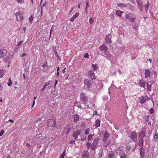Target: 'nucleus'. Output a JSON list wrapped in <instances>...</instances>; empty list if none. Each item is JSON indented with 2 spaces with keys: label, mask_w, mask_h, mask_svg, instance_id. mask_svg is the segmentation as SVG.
Instances as JSON below:
<instances>
[{
  "label": "nucleus",
  "mask_w": 158,
  "mask_h": 158,
  "mask_svg": "<svg viewBox=\"0 0 158 158\" xmlns=\"http://www.w3.org/2000/svg\"><path fill=\"white\" fill-rule=\"evenodd\" d=\"M117 5L118 6L121 7H126L127 6V5L123 3H117Z\"/></svg>",
  "instance_id": "obj_25"
},
{
  "label": "nucleus",
  "mask_w": 158,
  "mask_h": 158,
  "mask_svg": "<svg viewBox=\"0 0 158 158\" xmlns=\"http://www.w3.org/2000/svg\"><path fill=\"white\" fill-rule=\"evenodd\" d=\"M84 81L85 85L86 88L87 89L90 88L91 85L90 80L87 79H85L84 80Z\"/></svg>",
  "instance_id": "obj_7"
},
{
  "label": "nucleus",
  "mask_w": 158,
  "mask_h": 158,
  "mask_svg": "<svg viewBox=\"0 0 158 158\" xmlns=\"http://www.w3.org/2000/svg\"><path fill=\"white\" fill-rule=\"evenodd\" d=\"M12 82L11 79L10 78H9L8 80V83L7 84V85L9 86H10L12 85Z\"/></svg>",
  "instance_id": "obj_36"
},
{
  "label": "nucleus",
  "mask_w": 158,
  "mask_h": 158,
  "mask_svg": "<svg viewBox=\"0 0 158 158\" xmlns=\"http://www.w3.org/2000/svg\"><path fill=\"white\" fill-rule=\"evenodd\" d=\"M143 119L144 120V122L145 123H147L149 120V116L148 115L144 116Z\"/></svg>",
  "instance_id": "obj_26"
},
{
  "label": "nucleus",
  "mask_w": 158,
  "mask_h": 158,
  "mask_svg": "<svg viewBox=\"0 0 158 158\" xmlns=\"http://www.w3.org/2000/svg\"><path fill=\"white\" fill-rule=\"evenodd\" d=\"M35 104V100H34L33 101V103H32V108H33L34 105Z\"/></svg>",
  "instance_id": "obj_54"
},
{
  "label": "nucleus",
  "mask_w": 158,
  "mask_h": 158,
  "mask_svg": "<svg viewBox=\"0 0 158 158\" xmlns=\"http://www.w3.org/2000/svg\"><path fill=\"white\" fill-rule=\"evenodd\" d=\"M26 55V54L25 53H23L21 56V57H23L24 56Z\"/></svg>",
  "instance_id": "obj_56"
},
{
  "label": "nucleus",
  "mask_w": 158,
  "mask_h": 158,
  "mask_svg": "<svg viewBox=\"0 0 158 158\" xmlns=\"http://www.w3.org/2000/svg\"><path fill=\"white\" fill-rule=\"evenodd\" d=\"M85 105L86 106H88L89 105V104L87 102H85L84 103Z\"/></svg>",
  "instance_id": "obj_55"
},
{
  "label": "nucleus",
  "mask_w": 158,
  "mask_h": 158,
  "mask_svg": "<svg viewBox=\"0 0 158 158\" xmlns=\"http://www.w3.org/2000/svg\"><path fill=\"white\" fill-rule=\"evenodd\" d=\"M99 139L98 137H96L93 140L91 147V149L93 151H94L98 144Z\"/></svg>",
  "instance_id": "obj_1"
},
{
  "label": "nucleus",
  "mask_w": 158,
  "mask_h": 158,
  "mask_svg": "<svg viewBox=\"0 0 158 158\" xmlns=\"http://www.w3.org/2000/svg\"><path fill=\"white\" fill-rule=\"evenodd\" d=\"M154 139H157L158 138V133L157 132H156L154 135Z\"/></svg>",
  "instance_id": "obj_38"
},
{
  "label": "nucleus",
  "mask_w": 158,
  "mask_h": 158,
  "mask_svg": "<svg viewBox=\"0 0 158 158\" xmlns=\"http://www.w3.org/2000/svg\"><path fill=\"white\" fill-rule=\"evenodd\" d=\"M73 118L74 119V122H77L79 121V118L78 115L75 114L73 115Z\"/></svg>",
  "instance_id": "obj_22"
},
{
  "label": "nucleus",
  "mask_w": 158,
  "mask_h": 158,
  "mask_svg": "<svg viewBox=\"0 0 158 158\" xmlns=\"http://www.w3.org/2000/svg\"><path fill=\"white\" fill-rule=\"evenodd\" d=\"M26 146L28 147H30L31 145L29 143H26Z\"/></svg>",
  "instance_id": "obj_60"
},
{
  "label": "nucleus",
  "mask_w": 158,
  "mask_h": 158,
  "mask_svg": "<svg viewBox=\"0 0 158 158\" xmlns=\"http://www.w3.org/2000/svg\"><path fill=\"white\" fill-rule=\"evenodd\" d=\"M153 110L152 109H151L149 110V113L150 114H152L153 113Z\"/></svg>",
  "instance_id": "obj_48"
},
{
  "label": "nucleus",
  "mask_w": 158,
  "mask_h": 158,
  "mask_svg": "<svg viewBox=\"0 0 158 158\" xmlns=\"http://www.w3.org/2000/svg\"><path fill=\"white\" fill-rule=\"evenodd\" d=\"M116 153L117 155L120 156L125 155L124 147L123 146H121L118 148L116 150Z\"/></svg>",
  "instance_id": "obj_5"
},
{
  "label": "nucleus",
  "mask_w": 158,
  "mask_h": 158,
  "mask_svg": "<svg viewBox=\"0 0 158 158\" xmlns=\"http://www.w3.org/2000/svg\"><path fill=\"white\" fill-rule=\"evenodd\" d=\"M131 148V146H127L126 147V151H129Z\"/></svg>",
  "instance_id": "obj_44"
},
{
  "label": "nucleus",
  "mask_w": 158,
  "mask_h": 158,
  "mask_svg": "<svg viewBox=\"0 0 158 158\" xmlns=\"http://www.w3.org/2000/svg\"><path fill=\"white\" fill-rule=\"evenodd\" d=\"M33 16L32 15L29 18V21L31 23L32 22V21L33 19Z\"/></svg>",
  "instance_id": "obj_35"
},
{
  "label": "nucleus",
  "mask_w": 158,
  "mask_h": 158,
  "mask_svg": "<svg viewBox=\"0 0 158 158\" xmlns=\"http://www.w3.org/2000/svg\"><path fill=\"white\" fill-rule=\"evenodd\" d=\"M97 65L95 64V65L94 64H93L92 66L93 68V70L94 71H96L97 70Z\"/></svg>",
  "instance_id": "obj_34"
},
{
  "label": "nucleus",
  "mask_w": 158,
  "mask_h": 158,
  "mask_svg": "<svg viewBox=\"0 0 158 158\" xmlns=\"http://www.w3.org/2000/svg\"><path fill=\"white\" fill-rule=\"evenodd\" d=\"M140 7V9L141 11H142L143 10V7L142 6H139Z\"/></svg>",
  "instance_id": "obj_63"
},
{
  "label": "nucleus",
  "mask_w": 158,
  "mask_h": 158,
  "mask_svg": "<svg viewBox=\"0 0 158 158\" xmlns=\"http://www.w3.org/2000/svg\"><path fill=\"white\" fill-rule=\"evenodd\" d=\"M108 158H114V153L113 152L111 151L110 152Z\"/></svg>",
  "instance_id": "obj_29"
},
{
  "label": "nucleus",
  "mask_w": 158,
  "mask_h": 158,
  "mask_svg": "<svg viewBox=\"0 0 158 158\" xmlns=\"http://www.w3.org/2000/svg\"><path fill=\"white\" fill-rule=\"evenodd\" d=\"M120 156V158H126V156L125 154L124 155L121 156Z\"/></svg>",
  "instance_id": "obj_52"
},
{
  "label": "nucleus",
  "mask_w": 158,
  "mask_h": 158,
  "mask_svg": "<svg viewBox=\"0 0 158 158\" xmlns=\"http://www.w3.org/2000/svg\"><path fill=\"white\" fill-rule=\"evenodd\" d=\"M84 57L85 58H88L89 57V55L87 53H85L84 55Z\"/></svg>",
  "instance_id": "obj_42"
},
{
  "label": "nucleus",
  "mask_w": 158,
  "mask_h": 158,
  "mask_svg": "<svg viewBox=\"0 0 158 158\" xmlns=\"http://www.w3.org/2000/svg\"><path fill=\"white\" fill-rule=\"evenodd\" d=\"M100 121L98 119H97L95 122V123L94 125L95 126V128H97L98 127H99L100 126Z\"/></svg>",
  "instance_id": "obj_19"
},
{
  "label": "nucleus",
  "mask_w": 158,
  "mask_h": 158,
  "mask_svg": "<svg viewBox=\"0 0 158 158\" xmlns=\"http://www.w3.org/2000/svg\"><path fill=\"white\" fill-rule=\"evenodd\" d=\"M9 121L10 122H11L12 123H14V121H13V120L12 119H9Z\"/></svg>",
  "instance_id": "obj_61"
},
{
  "label": "nucleus",
  "mask_w": 158,
  "mask_h": 158,
  "mask_svg": "<svg viewBox=\"0 0 158 158\" xmlns=\"http://www.w3.org/2000/svg\"><path fill=\"white\" fill-rule=\"evenodd\" d=\"M147 100V98L146 96H143L140 98L139 103L143 104Z\"/></svg>",
  "instance_id": "obj_14"
},
{
  "label": "nucleus",
  "mask_w": 158,
  "mask_h": 158,
  "mask_svg": "<svg viewBox=\"0 0 158 158\" xmlns=\"http://www.w3.org/2000/svg\"><path fill=\"white\" fill-rule=\"evenodd\" d=\"M112 36L110 34H108L106 35L105 38L106 42L108 44H110L112 43L111 39Z\"/></svg>",
  "instance_id": "obj_8"
},
{
  "label": "nucleus",
  "mask_w": 158,
  "mask_h": 158,
  "mask_svg": "<svg viewBox=\"0 0 158 158\" xmlns=\"http://www.w3.org/2000/svg\"><path fill=\"white\" fill-rule=\"evenodd\" d=\"M109 136V135L108 134L106 133L103 138V140L105 141L107 139V138Z\"/></svg>",
  "instance_id": "obj_32"
},
{
  "label": "nucleus",
  "mask_w": 158,
  "mask_h": 158,
  "mask_svg": "<svg viewBox=\"0 0 158 158\" xmlns=\"http://www.w3.org/2000/svg\"><path fill=\"white\" fill-rule=\"evenodd\" d=\"M93 22H94V20L93 19V18H90L89 20V22L90 24L92 23Z\"/></svg>",
  "instance_id": "obj_43"
},
{
  "label": "nucleus",
  "mask_w": 158,
  "mask_h": 158,
  "mask_svg": "<svg viewBox=\"0 0 158 158\" xmlns=\"http://www.w3.org/2000/svg\"><path fill=\"white\" fill-rule=\"evenodd\" d=\"M131 138L134 141L137 140V135L136 133L134 132H132L131 133Z\"/></svg>",
  "instance_id": "obj_10"
},
{
  "label": "nucleus",
  "mask_w": 158,
  "mask_h": 158,
  "mask_svg": "<svg viewBox=\"0 0 158 158\" xmlns=\"http://www.w3.org/2000/svg\"><path fill=\"white\" fill-rule=\"evenodd\" d=\"M89 74L92 80L95 79V75L93 71L91 69L89 71Z\"/></svg>",
  "instance_id": "obj_11"
},
{
  "label": "nucleus",
  "mask_w": 158,
  "mask_h": 158,
  "mask_svg": "<svg viewBox=\"0 0 158 158\" xmlns=\"http://www.w3.org/2000/svg\"><path fill=\"white\" fill-rule=\"evenodd\" d=\"M23 32L25 33V31H26V27H23Z\"/></svg>",
  "instance_id": "obj_57"
},
{
  "label": "nucleus",
  "mask_w": 158,
  "mask_h": 158,
  "mask_svg": "<svg viewBox=\"0 0 158 158\" xmlns=\"http://www.w3.org/2000/svg\"><path fill=\"white\" fill-rule=\"evenodd\" d=\"M145 135V133L144 132L142 131L140 135V136L141 137H143Z\"/></svg>",
  "instance_id": "obj_39"
},
{
  "label": "nucleus",
  "mask_w": 158,
  "mask_h": 158,
  "mask_svg": "<svg viewBox=\"0 0 158 158\" xmlns=\"http://www.w3.org/2000/svg\"><path fill=\"white\" fill-rule=\"evenodd\" d=\"M139 85L141 87L144 88L145 86V83L142 79L139 81Z\"/></svg>",
  "instance_id": "obj_15"
},
{
  "label": "nucleus",
  "mask_w": 158,
  "mask_h": 158,
  "mask_svg": "<svg viewBox=\"0 0 158 158\" xmlns=\"http://www.w3.org/2000/svg\"><path fill=\"white\" fill-rule=\"evenodd\" d=\"M52 119H50L48 120L47 121V124L48 126H53V125H55L56 124L55 120L53 121V124H52L51 123L52 122Z\"/></svg>",
  "instance_id": "obj_16"
},
{
  "label": "nucleus",
  "mask_w": 158,
  "mask_h": 158,
  "mask_svg": "<svg viewBox=\"0 0 158 158\" xmlns=\"http://www.w3.org/2000/svg\"><path fill=\"white\" fill-rule=\"evenodd\" d=\"M126 18L131 22L134 23L136 19V15L133 14L129 13L126 15Z\"/></svg>",
  "instance_id": "obj_2"
},
{
  "label": "nucleus",
  "mask_w": 158,
  "mask_h": 158,
  "mask_svg": "<svg viewBox=\"0 0 158 158\" xmlns=\"http://www.w3.org/2000/svg\"><path fill=\"white\" fill-rule=\"evenodd\" d=\"M147 87L148 90L150 91L151 89V85H149L148 82L147 83Z\"/></svg>",
  "instance_id": "obj_30"
},
{
  "label": "nucleus",
  "mask_w": 158,
  "mask_h": 158,
  "mask_svg": "<svg viewBox=\"0 0 158 158\" xmlns=\"http://www.w3.org/2000/svg\"><path fill=\"white\" fill-rule=\"evenodd\" d=\"M149 2L148 1L147 4H145L144 5V6L145 7V10L146 12H147L149 6Z\"/></svg>",
  "instance_id": "obj_24"
},
{
  "label": "nucleus",
  "mask_w": 158,
  "mask_h": 158,
  "mask_svg": "<svg viewBox=\"0 0 158 158\" xmlns=\"http://www.w3.org/2000/svg\"><path fill=\"white\" fill-rule=\"evenodd\" d=\"M75 141L74 140H71L69 142L70 144H75Z\"/></svg>",
  "instance_id": "obj_51"
},
{
  "label": "nucleus",
  "mask_w": 158,
  "mask_h": 158,
  "mask_svg": "<svg viewBox=\"0 0 158 158\" xmlns=\"http://www.w3.org/2000/svg\"><path fill=\"white\" fill-rule=\"evenodd\" d=\"M89 5L88 2H87L86 3V5L85 6V9H87L89 8Z\"/></svg>",
  "instance_id": "obj_50"
},
{
  "label": "nucleus",
  "mask_w": 158,
  "mask_h": 158,
  "mask_svg": "<svg viewBox=\"0 0 158 158\" xmlns=\"http://www.w3.org/2000/svg\"><path fill=\"white\" fill-rule=\"evenodd\" d=\"M79 15V13H76L73 16L71 17L70 19V20L71 22H73L74 20Z\"/></svg>",
  "instance_id": "obj_18"
},
{
  "label": "nucleus",
  "mask_w": 158,
  "mask_h": 158,
  "mask_svg": "<svg viewBox=\"0 0 158 158\" xmlns=\"http://www.w3.org/2000/svg\"><path fill=\"white\" fill-rule=\"evenodd\" d=\"M123 12L121 10H117L116 11V14L118 16H121Z\"/></svg>",
  "instance_id": "obj_27"
},
{
  "label": "nucleus",
  "mask_w": 158,
  "mask_h": 158,
  "mask_svg": "<svg viewBox=\"0 0 158 158\" xmlns=\"http://www.w3.org/2000/svg\"><path fill=\"white\" fill-rule=\"evenodd\" d=\"M19 3H23L24 2L25 0H16Z\"/></svg>",
  "instance_id": "obj_41"
},
{
  "label": "nucleus",
  "mask_w": 158,
  "mask_h": 158,
  "mask_svg": "<svg viewBox=\"0 0 158 158\" xmlns=\"http://www.w3.org/2000/svg\"><path fill=\"white\" fill-rule=\"evenodd\" d=\"M50 84V81H49L46 83L44 85L46 87L48 85H49Z\"/></svg>",
  "instance_id": "obj_45"
},
{
  "label": "nucleus",
  "mask_w": 158,
  "mask_h": 158,
  "mask_svg": "<svg viewBox=\"0 0 158 158\" xmlns=\"http://www.w3.org/2000/svg\"><path fill=\"white\" fill-rule=\"evenodd\" d=\"M15 16L17 21H20L23 19V13L21 11L17 12L15 14Z\"/></svg>",
  "instance_id": "obj_4"
},
{
  "label": "nucleus",
  "mask_w": 158,
  "mask_h": 158,
  "mask_svg": "<svg viewBox=\"0 0 158 158\" xmlns=\"http://www.w3.org/2000/svg\"><path fill=\"white\" fill-rule=\"evenodd\" d=\"M81 99L84 102H86L88 101V98L85 95V94L84 93H81L80 95Z\"/></svg>",
  "instance_id": "obj_9"
},
{
  "label": "nucleus",
  "mask_w": 158,
  "mask_h": 158,
  "mask_svg": "<svg viewBox=\"0 0 158 158\" xmlns=\"http://www.w3.org/2000/svg\"><path fill=\"white\" fill-rule=\"evenodd\" d=\"M108 48L106 45L105 44H103L99 48V49L102 51L101 54L106 55V52L107 51Z\"/></svg>",
  "instance_id": "obj_3"
},
{
  "label": "nucleus",
  "mask_w": 158,
  "mask_h": 158,
  "mask_svg": "<svg viewBox=\"0 0 158 158\" xmlns=\"http://www.w3.org/2000/svg\"><path fill=\"white\" fill-rule=\"evenodd\" d=\"M4 131H3V130L2 131L0 132V136H2L4 134Z\"/></svg>",
  "instance_id": "obj_53"
},
{
  "label": "nucleus",
  "mask_w": 158,
  "mask_h": 158,
  "mask_svg": "<svg viewBox=\"0 0 158 158\" xmlns=\"http://www.w3.org/2000/svg\"><path fill=\"white\" fill-rule=\"evenodd\" d=\"M3 89L2 86L0 84V91H1Z\"/></svg>",
  "instance_id": "obj_59"
},
{
  "label": "nucleus",
  "mask_w": 158,
  "mask_h": 158,
  "mask_svg": "<svg viewBox=\"0 0 158 158\" xmlns=\"http://www.w3.org/2000/svg\"><path fill=\"white\" fill-rule=\"evenodd\" d=\"M71 128L70 127L68 128L66 131V133L67 135L71 131Z\"/></svg>",
  "instance_id": "obj_37"
},
{
  "label": "nucleus",
  "mask_w": 158,
  "mask_h": 158,
  "mask_svg": "<svg viewBox=\"0 0 158 158\" xmlns=\"http://www.w3.org/2000/svg\"><path fill=\"white\" fill-rule=\"evenodd\" d=\"M137 3L138 4L139 6L143 5V3L141 0H136Z\"/></svg>",
  "instance_id": "obj_31"
},
{
  "label": "nucleus",
  "mask_w": 158,
  "mask_h": 158,
  "mask_svg": "<svg viewBox=\"0 0 158 158\" xmlns=\"http://www.w3.org/2000/svg\"><path fill=\"white\" fill-rule=\"evenodd\" d=\"M66 69V68H65L63 69L62 70V71L63 73H64L65 72V70Z\"/></svg>",
  "instance_id": "obj_64"
},
{
  "label": "nucleus",
  "mask_w": 158,
  "mask_h": 158,
  "mask_svg": "<svg viewBox=\"0 0 158 158\" xmlns=\"http://www.w3.org/2000/svg\"><path fill=\"white\" fill-rule=\"evenodd\" d=\"M58 83L57 80H56L55 81V83L54 84V88L56 87V85Z\"/></svg>",
  "instance_id": "obj_47"
},
{
  "label": "nucleus",
  "mask_w": 158,
  "mask_h": 158,
  "mask_svg": "<svg viewBox=\"0 0 158 158\" xmlns=\"http://www.w3.org/2000/svg\"><path fill=\"white\" fill-rule=\"evenodd\" d=\"M89 131H90L89 128H87L85 131V135H88L89 134Z\"/></svg>",
  "instance_id": "obj_33"
},
{
  "label": "nucleus",
  "mask_w": 158,
  "mask_h": 158,
  "mask_svg": "<svg viewBox=\"0 0 158 158\" xmlns=\"http://www.w3.org/2000/svg\"><path fill=\"white\" fill-rule=\"evenodd\" d=\"M86 146L87 148L89 149L90 148H91V144L89 142H87L86 143Z\"/></svg>",
  "instance_id": "obj_28"
},
{
  "label": "nucleus",
  "mask_w": 158,
  "mask_h": 158,
  "mask_svg": "<svg viewBox=\"0 0 158 158\" xmlns=\"http://www.w3.org/2000/svg\"><path fill=\"white\" fill-rule=\"evenodd\" d=\"M47 5V3L46 2H44V3L43 4V6H44L45 7V6H46Z\"/></svg>",
  "instance_id": "obj_58"
},
{
  "label": "nucleus",
  "mask_w": 158,
  "mask_h": 158,
  "mask_svg": "<svg viewBox=\"0 0 158 158\" xmlns=\"http://www.w3.org/2000/svg\"><path fill=\"white\" fill-rule=\"evenodd\" d=\"M143 139L142 138V137H141V139L139 140V143H141V144H142V145L143 144Z\"/></svg>",
  "instance_id": "obj_46"
},
{
  "label": "nucleus",
  "mask_w": 158,
  "mask_h": 158,
  "mask_svg": "<svg viewBox=\"0 0 158 158\" xmlns=\"http://www.w3.org/2000/svg\"><path fill=\"white\" fill-rule=\"evenodd\" d=\"M6 50L2 48L0 49V58H2L6 56L7 54Z\"/></svg>",
  "instance_id": "obj_6"
},
{
  "label": "nucleus",
  "mask_w": 158,
  "mask_h": 158,
  "mask_svg": "<svg viewBox=\"0 0 158 158\" xmlns=\"http://www.w3.org/2000/svg\"><path fill=\"white\" fill-rule=\"evenodd\" d=\"M5 70L3 69H0V78H2L4 75Z\"/></svg>",
  "instance_id": "obj_20"
},
{
  "label": "nucleus",
  "mask_w": 158,
  "mask_h": 158,
  "mask_svg": "<svg viewBox=\"0 0 158 158\" xmlns=\"http://www.w3.org/2000/svg\"><path fill=\"white\" fill-rule=\"evenodd\" d=\"M23 42V41L22 40L19 42L17 44L18 46H19L22 45V44Z\"/></svg>",
  "instance_id": "obj_40"
},
{
  "label": "nucleus",
  "mask_w": 158,
  "mask_h": 158,
  "mask_svg": "<svg viewBox=\"0 0 158 158\" xmlns=\"http://www.w3.org/2000/svg\"><path fill=\"white\" fill-rule=\"evenodd\" d=\"M95 136L94 135L90 134L88 135L87 139L89 141H91L93 139L95 138Z\"/></svg>",
  "instance_id": "obj_21"
},
{
  "label": "nucleus",
  "mask_w": 158,
  "mask_h": 158,
  "mask_svg": "<svg viewBox=\"0 0 158 158\" xmlns=\"http://www.w3.org/2000/svg\"><path fill=\"white\" fill-rule=\"evenodd\" d=\"M80 132L78 131H74L73 132V136L74 137V139L76 140H78V137L79 135H80Z\"/></svg>",
  "instance_id": "obj_12"
},
{
  "label": "nucleus",
  "mask_w": 158,
  "mask_h": 158,
  "mask_svg": "<svg viewBox=\"0 0 158 158\" xmlns=\"http://www.w3.org/2000/svg\"><path fill=\"white\" fill-rule=\"evenodd\" d=\"M64 154H62L60 156V158H64Z\"/></svg>",
  "instance_id": "obj_62"
},
{
  "label": "nucleus",
  "mask_w": 158,
  "mask_h": 158,
  "mask_svg": "<svg viewBox=\"0 0 158 158\" xmlns=\"http://www.w3.org/2000/svg\"><path fill=\"white\" fill-rule=\"evenodd\" d=\"M89 152L87 151H84L82 153V158H88Z\"/></svg>",
  "instance_id": "obj_17"
},
{
  "label": "nucleus",
  "mask_w": 158,
  "mask_h": 158,
  "mask_svg": "<svg viewBox=\"0 0 158 158\" xmlns=\"http://www.w3.org/2000/svg\"><path fill=\"white\" fill-rule=\"evenodd\" d=\"M103 154V149L102 148H101L99 152L98 153V155L100 158H101Z\"/></svg>",
  "instance_id": "obj_23"
},
{
  "label": "nucleus",
  "mask_w": 158,
  "mask_h": 158,
  "mask_svg": "<svg viewBox=\"0 0 158 158\" xmlns=\"http://www.w3.org/2000/svg\"><path fill=\"white\" fill-rule=\"evenodd\" d=\"M54 52L55 55H56V57L59 56V55L58 54L56 50H55L54 51Z\"/></svg>",
  "instance_id": "obj_49"
},
{
  "label": "nucleus",
  "mask_w": 158,
  "mask_h": 158,
  "mask_svg": "<svg viewBox=\"0 0 158 158\" xmlns=\"http://www.w3.org/2000/svg\"><path fill=\"white\" fill-rule=\"evenodd\" d=\"M151 71L149 69L145 70V74L146 78L149 77L151 76Z\"/></svg>",
  "instance_id": "obj_13"
}]
</instances>
